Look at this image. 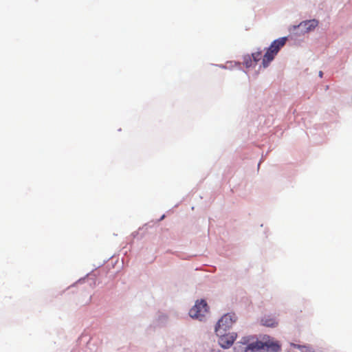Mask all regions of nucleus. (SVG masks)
<instances>
[{
	"instance_id": "obj_1",
	"label": "nucleus",
	"mask_w": 352,
	"mask_h": 352,
	"mask_svg": "<svg viewBox=\"0 0 352 352\" xmlns=\"http://www.w3.org/2000/svg\"><path fill=\"white\" fill-rule=\"evenodd\" d=\"M253 340V337H243L239 342L241 349H237V352H279L281 349L280 342L269 336H264L261 340Z\"/></svg>"
},
{
	"instance_id": "obj_2",
	"label": "nucleus",
	"mask_w": 352,
	"mask_h": 352,
	"mask_svg": "<svg viewBox=\"0 0 352 352\" xmlns=\"http://www.w3.org/2000/svg\"><path fill=\"white\" fill-rule=\"evenodd\" d=\"M287 39V37H281L272 43L263 57L262 65L264 67H267L269 65L270 63L274 58L280 49L285 45Z\"/></svg>"
},
{
	"instance_id": "obj_3",
	"label": "nucleus",
	"mask_w": 352,
	"mask_h": 352,
	"mask_svg": "<svg viewBox=\"0 0 352 352\" xmlns=\"http://www.w3.org/2000/svg\"><path fill=\"white\" fill-rule=\"evenodd\" d=\"M236 316L234 314H227L221 317L218 321L216 327L215 331L219 333H226L230 328L232 327L233 324L236 321Z\"/></svg>"
},
{
	"instance_id": "obj_4",
	"label": "nucleus",
	"mask_w": 352,
	"mask_h": 352,
	"mask_svg": "<svg viewBox=\"0 0 352 352\" xmlns=\"http://www.w3.org/2000/svg\"><path fill=\"white\" fill-rule=\"evenodd\" d=\"M208 311V305L204 300H197L194 307L190 309L189 315L192 318L202 320Z\"/></svg>"
},
{
	"instance_id": "obj_5",
	"label": "nucleus",
	"mask_w": 352,
	"mask_h": 352,
	"mask_svg": "<svg viewBox=\"0 0 352 352\" xmlns=\"http://www.w3.org/2000/svg\"><path fill=\"white\" fill-rule=\"evenodd\" d=\"M216 334L219 337V343L223 348H229L234 342L236 336L227 334L226 333H219L215 331Z\"/></svg>"
},
{
	"instance_id": "obj_6",
	"label": "nucleus",
	"mask_w": 352,
	"mask_h": 352,
	"mask_svg": "<svg viewBox=\"0 0 352 352\" xmlns=\"http://www.w3.org/2000/svg\"><path fill=\"white\" fill-rule=\"evenodd\" d=\"M318 25V21L316 19H312L301 22L298 27L302 28L305 30V32H308L314 30Z\"/></svg>"
},
{
	"instance_id": "obj_7",
	"label": "nucleus",
	"mask_w": 352,
	"mask_h": 352,
	"mask_svg": "<svg viewBox=\"0 0 352 352\" xmlns=\"http://www.w3.org/2000/svg\"><path fill=\"white\" fill-rule=\"evenodd\" d=\"M261 322L263 325L268 327H274L278 324V322L276 318L270 316L263 317Z\"/></svg>"
},
{
	"instance_id": "obj_8",
	"label": "nucleus",
	"mask_w": 352,
	"mask_h": 352,
	"mask_svg": "<svg viewBox=\"0 0 352 352\" xmlns=\"http://www.w3.org/2000/svg\"><path fill=\"white\" fill-rule=\"evenodd\" d=\"M252 56L253 58L254 61L255 63H257L262 58V56H263L262 52L261 51L256 52L252 54Z\"/></svg>"
},
{
	"instance_id": "obj_9",
	"label": "nucleus",
	"mask_w": 352,
	"mask_h": 352,
	"mask_svg": "<svg viewBox=\"0 0 352 352\" xmlns=\"http://www.w3.org/2000/svg\"><path fill=\"white\" fill-rule=\"evenodd\" d=\"M322 74H322V72H319V76H320V77H322Z\"/></svg>"
}]
</instances>
